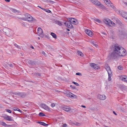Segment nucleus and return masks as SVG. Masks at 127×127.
Instances as JSON below:
<instances>
[{"label":"nucleus","mask_w":127,"mask_h":127,"mask_svg":"<svg viewBox=\"0 0 127 127\" xmlns=\"http://www.w3.org/2000/svg\"><path fill=\"white\" fill-rule=\"evenodd\" d=\"M76 74L77 75L81 76L82 74L80 72H78L76 73Z\"/></svg>","instance_id":"obj_46"},{"label":"nucleus","mask_w":127,"mask_h":127,"mask_svg":"<svg viewBox=\"0 0 127 127\" xmlns=\"http://www.w3.org/2000/svg\"><path fill=\"white\" fill-rule=\"evenodd\" d=\"M33 76L34 77H37L38 76H41L40 73H34Z\"/></svg>","instance_id":"obj_22"},{"label":"nucleus","mask_w":127,"mask_h":127,"mask_svg":"<svg viewBox=\"0 0 127 127\" xmlns=\"http://www.w3.org/2000/svg\"><path fill=\"white\" fill-rule=\"evenodd\" d=\"M113 51L110 55V59H115L118 56H124L125 55L126 51L123 48L118 45L115 44L113 47Z\"/></svg>","instance_id":"obj_1"},{"label":"nucleus","mask_w":127,"mask_h":127,"mask_svg":"<svg viewBox=\"0 0 127 127\" xmlns=\"http://www.w3.org/2000/svg\"><path fill=\"white\" fill-rule=\"evenodd\" d=\"M13 109H14V111H17L21 113H22V111L21 110H20V109H19L18 108H14Z\"/></svg>","instance_id":"obj_28"},{"label":"nucleus","mask_w":127,"mask_h":127,"mask_svg":"<svg viewBox=\"0 0 127 127\" xmlns=\"http://www.w3.org/2000/svg\"><path fill=\"white\" fill-rule=\"evenodd\" d=\"M63 109L66 112H68L71 110L70 108L67 106H65L63 108Z\"/></svg>","instance_id":"obj_13"},{"label":"nucleus","mask_w":127,"mask_h":127,"mask_svg":"<svg viewBox=\"0 0 127 127\" xmlns=\"http://www.w3.org/2000/svg\"><path fill=\"white\" fill-rule=\"evenodd\" d=\"M98 98L100 100H103L106 98V96L104 95H101L100 94L98 95Z\"/></svg>","instance_id":"obj_9"},{"label":"nucleus","mask_w":127,"mask_h":127,"mask_svg":"<svg viewBox=\"0 0 127 127\" xmlns=\"http://www.w3.org/2000/svg\"><path fill=\"white\" fill-rule=\"evenodd\" d=\"M0 124L2 126L6 127L7 126V125L4 122H2L0 123Z\"/></svg>","instance_id":"obj_29"},{"label":"nucleus","mask_w":127,"mask_h":127,"mask_svg":"<svg viewBox=\"0 0 127 127\" xmlns=\"http://www.w3.org/2000/svg\"><path fill=\"white\" fill-rule=\"evenodd\" d=\"M6 111L7 112H8L9 113H11V110L9 109H7L6 110Z\"/></svg>","instance_id":"obj_44"},{"label":"nucleus","mask_w":127,"mask_h":127,"mask_svg":"<svg viewBox=\"0 0 127 127\" xmlns=\"http://www.w3.org/2000/svg\"><path fill=\"white\" fill-rule=\"evenodd\" d=\"M38 115L40 117H42L45 116V114L42 112H40Z\"/></svg>","instance_id":"obj_32"},{"label":"nucleus","mask_w":127,"mask_h":127,"mask_svg":"<svg viewBox=\"0 0 127 127\" xmlns=\"http://www.w3.org/2000/svg\"><path fill=\"white\" fill-rule=\"evenodd\" d=\"M6 2H9L10 1V0H4Z\"/></svg>","instance_id":"obj_52"},{"label":"nucleus","mask_w":127,"mask_h":127,"mask_svg":"<svg viewBox=\"0 0 127 127\" xmlns=\"http://www.w3.org/2000/svg\"><path fill=\"white\" fill-rule=\"evenodd\" d=\"M78 53L79 55L81 56H83L84 55L83 53L80 51H78Z\"/></svg>","instance_id":"obj_31"},{"label":"nucleus","mask_w":127,"mask_h":127,"mask_svg":"<svg viewBox=\"0 0 127 127\" xmlns=\"http://www.w3.org/2000/svg\"><path fill=\"white\" fill-rule=\"evenodd\" d=\"M118 68L119 70H122L123 69V68L122 66L120 65L118 66Z\"/></svg>","instance_id":"obj_36"},{"label":"nucleus","mask_w":127,"mask_h":127,"mask_svg":"<svg viewBox=\"0 0 127 127\" xmlns=\"http://www.w3.org/2000/svg\"><path fill=\"white\" fill-rule=\"evenodd\" d=\"M42 53L43 54H45V52L44 51H43L42 52Z\"/></svg>","instance_id":"obj_56"},{"label":"nucleus","mask_w":127,"mask_h":127,"mask_svg":"<svg viewBox=\"0 0 127 127\" xmlns=\"http://www.w3.org/2000/svg\"><path fill=\"white\" fill-rule=\"evenodd\" d=\"M113 112L115 115H117V114L115 113V111H113Z\"/></svg>","instance_id":"obj_53"},{"label":"nucleus","mask_w":127,"mask_h":127,"mask_svg":"<svg viewBox=\"0 0 127 127\" xmlns=\"http://www.w3.org/2000/svg\"><path fill=\"white\" fill-rule=\"evenodd\" d=\"M32 49H34V47H33L32 46Z\"/></svg>","instance_id":"obj_61"},{"label":"nucleus","mask_w":127,"mask_h":127,"mask_svg":"<svg viewBox=\"0 0 127 127\" xmlns=\"http://www.w3.org/2000/svg\"><path fill=\"white\" fill-rule=\"evenodd\" d=\"M64 24L66 27L68 26V25H69L72 24L71 23H70L69 21H66L65 23H64Z\"/></svg>","instance_id":"obj_23"},{"label":"nucleus","mask_w":127,"mask_h":127,"mask_svg":"<svg viewBox=\"0 0 127 127\" xmlns=\"http://www.w3.org/2000/svg\"><path fill=\"white\" fill-rule=\"evenodd\" d=\"M119 24L120 26L123 28L125 26V25L122 23H120Z\"/></svg>","instance_id":"obj_40"},{"label":"nucleus","mask_w":127,"mask_h":127,"mask_svg":"<svg viewBox=\"0 0 127 127\" xmlns=\"http://www.w3.org/2000/svg\"><path fill=\"white\" fill-rule=\"evenodd\" d=\"M37 7H38L39 8H40L41 9H43V8H42L41 7V6H39V5H38L37 6Z\"/></svg>","instance_id":"obj_51"},{"label":"nucleus","mask_w":127,"mask_h":127,"mask_svg":"<svg viewBox=\"0 0 127 127\" xmlns=\"http://www.w3.org/2000/svg\"><path fill=\"white\" fill-rule=\"evenodd\" d=\"M110 26H111V25H113V24H115V23H114L113 22V21H111H111H110Z\"/></svg>","instance_id":"obj_43"},{"label":"nucleus","mask_w":127,"mask_h":127,"mask_svg":"<svg viewBox=\"0 0 127 127\" xmlns=\"http://www.w3.org/2000/svg\"><path fill=\"white\" fill-rule=\"evenodd\" d=\"M121 80L123 81L127 82V76L123 75L121 77Z\"/></svg>","instance_id":"obj_15"},{"label":"nucleus","mask_w":127,"mask_h":127,"mask_svg":"<svg viewBox=\"0 0 127 127\" xmlns=\"http://www.w3.org/2000/svg\"><path fill=\"white\" fill-rule=\"evenodd\" d=\"M38 39H40V37H38Z\"/></svg>","instance_id":"obj_62"},{"label":"nucleus","mask_w":127,"mask_h":127,"mask_svg":"<svg viewBox=\"0 0 127 127\" xmlns=\"http://www.w3.org/2000/svg\"><path fill=\"white\" fill-rule=\"evenodd\" d=\"M103 21L107 25L109 22L111 21V20L109 19H105L103 20Z\"/></svg>","instance_id":"obj_17"},{"label":"nucleus","mask_w":127,"mask_h":127,"mask_svg":"<svg viewBox=\"0 0 127 127\" xmlns=\"http://www.w3.org/2000/svg\"><path fill=\"white\" fill-rule=\"evenodd\" d=\"M5 32V33H6V32Z\"/></svg>","instance_id":"obj_63"},{"label":"nucleus","mask_w":127,"mask_h":127,"mask_svg":"<svg viewBox=\"0 0 127 127\" xmlns=\"http://www.w3.org/2000/svg\"><path fill=\"white\" fill-rule=\"evenodd\" d=\"M37 123H38V124H40L41 125H43L45 126H47L48 125V124H46L43 122H37Z\"/></svg>","instance_id":"obj_18"},{"label":"nucleus","mask_w":127,"mask_h":127,"mask_svg":"<svg viewBox=\"0 0 127 127\" xmlns=\"http://www.w3.org/2000/svg\"><path fill=\"white\" fill-rule=\"evenodd\" d=\"M13 94L16 95H18L19 97L22 98L25 97L26 95V93L24 92H15Z\"/></svg>","instance_id":"obj_4"},{"label":"nucleus","mask_w":127,"mask_h":127,"mask_svg":"<svg viewBox=\"0 0 127 127\" xmlns=\"http://www.w3.org/2000/svg\"><path fill=\"white\" fill-rule=\"evenodd\" d=\"M37 33L39 35H42L43 32L42 29L40 28H38L37 30Z\"/></svg>","instance_id":"obj_14"},{"label":"nucleus","mask_w":127,"mask_h":127,"mask_svg":"<svg viewBox=\"0 0 127 127\" xmlns=\"http://www.w3.org/2000/svg\"><path fill=\"white\" fill-rule=\"evenodd\" d=\"M13 113L14 114V113Z\"/></svg>","instance_id":"obj_64"},{"label":"nucleus","mask_w":127,"mask_h":127,"mask_svg":"<svg viewBox=\"0 0 127 127\" xmlns=\"http://www.w3.org/2000/svg\"><path fill=\"white\" fill-rule=\"evenodd\" d=\"M51 35L52 36L53 38L56 39L57 38V36L54 33L52 32L51 33Z\"/></svg>","instance_id":"obj_21"},{"label":"nucleus","mask_w":127,"mask_h":127,"mask_svg":"<svg viewBox=\"0 0 127 127\" xmlns=\"http://www.w3.org/2000/svg\"><path fill=\"white\" fill-rule=\"evenodd\" d=\"M107 5L108 6H110L112 7V8L114 9H115V7L113 6V4L111 2V3H109V4H108Z\"/></svg>","instance_id":"obj_19"},{"label":"nucleus","mask_w":127,"mask_h":127,"mask_svg":"<svg viewBox=\"0 0 127 127\" xmlns=\"http://www.w3.org/2000/svg\"><path fill=\"white\" fill-rule=\"evenodd\" d=\"M56 24H57L60 26L62 25V23L61 22L57 20H56L55 21Z\"/></svg>","instance_id":"obj_20"},{"label":"nucleus","mask_w":127,"mask_h":127,"mask_svg":"<svg viewBox=\"0 0 127 127\" xmlns=\"http://www.w3.org/2000/svg\"><path fill=\"white\" fill-rule=\"evenodd\" d=\"M94 21L95 22H96L99 23H100L101 22V21L98 19H94Z\"/></svg>","instance_id":"obj_35"},{"label":"nucleus","mask_w":127,"mask_h":127,"mask_svg":"<svg viewBox=\"0 0 127 127\" xmlns=\"http://www.w3.org/2000/svg\"><path fill=\"white\" fill-rule=\"evenodd\" d=\"M110 23H111L110 22H109L108 23H109L108 24H107V25H109V26H110Z\"/></svg>","instance_id":"obj_55"},{"label":"nucleus","mask_w":127,"mask_h":127,"mask_svg":"<svg viewBox=\"0 0 127 127\" xmlns=\"http://www.w3.org/2000/svg\"><path fill=\"white\" fill-rule=\"evenodd\" d=\"M25 16L27 20L28 21L32 22H36L37 20L36 19L33 18L30 14L27 13L25 14Z\"/></svg>","instance_id":"obj_2"},{"label":"nucleus","mask_w":127,"mask_h":127,"mask_svg":"<svg viewBox=\"0 0 127 127\" xmlns=\"http://www.w3.org/2000/svg\"><path fill=\"white\" fill-rule=\"evenodd\" d=\"M119 12L123 17L127 20V13L123 11H121L120 10H119Z\"/></svg>","instance_id":"obj_5"},{"label":"nucleus","mask_w":127,"mask_h":127,"mask_svg":"<svg viewBox=\"0 0 127 127\" xmlns=\"http://www.w3.org/2000/svg\"><path fill=\"white\" fill-rule=\"evenodd\" d=\"M55 106V104L54 103H52L51 104V106L52 107H53Z\"/></svg>","instance_id":"obj_41"},{"label":"nucleus","mask_w":127,"mask_h":127,"mask_svg":"<svg viewBox=\"0 0 127 127\" xmlns=\"http://www.w3.org/2000/svg\"><path fill=\"white\" fill-rule=\"evenodd\" d=\"M22 26L24 27L26 26V24L25 23H23L22 24Z\"/></svg>","instance_id":"obj_48"},{"label":"nucleus","mask_w":127,"mask_h":127,"mask_svg":"<svg viewBox=\"0 0 127 127\" xmlns=\"http://www.w3.org/2000/svg\"><path fill=\"white\" fill-rule=\"evenodd\" d=\"M124 34V32H123L121 33V34L122 35Z\"/></svg>","instance_id":"obj_59"},{"label":"nucleus","mask_w":127,"mask_h":127,"mask_svg":"<svg viewBox=\"0 0 127 127\" xmlns=\"http://www.w3.org/2000/svg\"><path fill=\"white\" fill-rule=\"evenodd\" d=\"M92 43L93 45L96 47L98 46V45L96 44V42L95 41H92Z\"/></svg>","instance_id":"obj_34"},{"label":"nucleus","mask_w":127,"mask_h":127,"mask_svg":"<svg viewBox=\"0 0 127 127\" xmlns=\"http://www.w3.org/2000/svg\"><path fill=\"white\" fill-rule=\"evenodd\" d=\"M13 17L14 18H15L17 19H20L21 20H24V19L23 18H21L19 17H17V16H13Z\"/></svg>","instance_id":"obj_33"},{"label":"nucleus","mask_w":127,"mask_h":127,"mask_svg":"<svg viewBox=\"0 0 127 127\" xmlns=\"http://www.w3.org/2000/svg\"><path fill=\"white\" fill-rule=\"evenodd\" d=\"M75 125L77 126H79L80 125V124L78 123H76Z\"/></svg>","instance_id":"obj_49"},{"label":"nucleus","mask_w":127,"mask_h":127,"mask_svg":"<svg viewBox=\"0 0 127 127\" xmlns=\"http://www.w3.org/2000/svg\"><path fill=\"white\" fill-rule=\"evenodd\" d=\"M28 64H30L31 65H33V64H35L34 61L31 60H29V61H28Z\"/></svg>","instance_id":"obj_24"},{"label":"nucleus","mask_w":127,"mask_h":127,"mask_svg":"<svg viewBox=\"0 0 127 127\" xmlns=\"http://www.w3.org/2000/svg\"><path fill=\"white\" fill-rule=\"evenodd\" d=\"M11 10L14 13H15L16 12H17L18 13H20V11L15 9H12Z\"/></svg>","instance_id":"obj_25"},{"label":"nucleus","mask_w":127,"mask_h":127,"mask_svg":"<svg viewBox=\"0 0 127 127\" xmlns=\"http://www.w3.org/2000/svg\"><path fill=\"white\" fill-rule=\"evenodd\" d=\"M3 118L6 120L9 121H14V120L12 119V117L6 115H5L3 116Z\"/></svg>","instance_id":"obj_6"},{"label":"nucleus","mask_w":127,"mask_h":127,"mask_svg":"<svg viewBox=\"0 0 127 127\" xmlns=\"http://www.w3.org/2000/svg\"><path fill=\"white\" fill-rule=\"evenodd\" d=\"M67 125L66 124H64L63 125H62V127H66Z\"/></svg>","instance_id":"obj_47"},{"label":"nucleus","mask_w":127,"mask_h":127,"mask_svg":"<svg viewBox=\"0 0 127 127\" xmlns=\"http://www.w3.org/2000/svg\"><path fill=\"white\" fill-rule=\"evenodd\" d=\"M66 30L68 31H70V30L69 29H68L67 28Z\"/></svg>","instance_id":"obj_58"},{"label":"nucleus","mask_w":127,"mask_h":127,"mask_svg":"<svg viewBox=\"0 0 127 127\" xmlns=\"http://www.w3.org/2000/svg\"><path fill=\"white\" fill-rule=\"evenodd\" d=\"M70 87L71 88H72L73 89H75V86H73L72 85H70Z\"/></svg>","instance_id":"obj_45"},{"label":"nucleus","mask_w":127,"mask_h":127,"mask_svg":"<svg viewBox=\"0 0 127 127\" xmlns=\"http://www.w3.org/2000/svg\"><path fill=\"white\" fill-rule=\"evenodd\" d=\"M104 2L107 5L108 4H109L110 3H111V1L109 0H104Z\"/></svg>","instance_id":"obj_27"},{"label":"nucleus","mask_w":127,"mask_h":127,"mask_svg":"<svg viewBox=\"0 0 127 127\" xmlns=\"http://www.w3.org/2000/svg\"><path fill=\"white\" fill-rule=\"evenodd\" d=\"M105 68L107 71L108 74L112 73L111 69L109 66L107 65L105 66Z\"/></svg>","instance_id":"obj_12"},{"label":"nucleus","mask_w":127,"mask_h":127,"mask_svg":"<svg viewBox=\"0 0 127 127\" xmlns=\"http://www.w3.org/2000/svg\"><path fill=\"white\" fill-rule=\"evenodd\" d=\"M90 66L93 67L95 69H98L99 67L97 64H95L93 63H90Z\"/></svg>","instance_id":"obj_8"},{"label":"nucleus","mask_w":127,"mask_h":127,"mask_svg":"<svg viewBox=\"0 0 127 127\" xmlns=\"http://www.w3.org/2000/svg\"><path fill=\"white\" fill-rule=\"evenodd\" d=\"M50 3H51L52 4H53L54 3V1H50Z\"/></svg>","instance_id":"obj_50"},{"label":"nucleus","mask_w":127,"mask_h":127,"mask_svg":"<svg viewBox=\"0 0 127 127\" xmlns=\"http://www.w3.org/2000/svg\"><path fill=\"white\" fill-rule=\"evenodd\" d=\"M66 96L68 97H73L74 96L72 95L73 94L71 92H66Z\"/></svg>","instance_id":"obj_16"},{"label":"nucleus","mask_w":127,"mask_h":127,"mask_svg":"<svg viewBox=\"0 0 127 127\" xmlns=\"http://www.w3.org/2000/svg\"><path fill=\"white\" fill-rule=\"evenodd\" d=\"M93 3L98 6H100V2L97 0H90Z\"/></svg>","instance_id":"obj_11"},{"label":"nucleus","mask_w":127,"mask_h":127,"mask_svg":"<svg viewBox=\"0 0 127 127\" xmlns=\"http://www.w3.org/2000/svg\"><path fill=\"white\" fill-rule=\"evenodd\" d=\"M42 9L45 11L46 12L49 13H50L51 12V11L50 10L48 9H45L44 8Z\"/></svg>","instance_id":"obj_30"},{"label":"nucleus","mask_w":127,"mask_h":127,"mask_svg":"<svg viewBox=\"0 0 127 127\" xmlns=\"http://www.w3.org/2000/svg\"><path fill=\"white\" fill-rule=\"evenodd\" d=\"M14 46H15L17 48H18V49H21V47H20V46H19L18 45H17L16 44V43H15L14 44Z\"/></svg>","instance_id":"obj_38"},{"label":"nucleus","mask_w":127,"mask_h":127,"mask_svg":"<svg viewBox=\"0 0 127 127\" xmlns=\"http://www.w3.org/2000/svg\"><path fill=\"white\" fill-rule=\"evenodd\" d=\"M72 83L76 86H80L79 85L78 83L76 82H73Z\"/></svg>","instance_id":"obj_39"},{"label":"nucleus","mask_w":127,"mask_h":127,"mask_svg":"<svg viewBox=\"0 0 127 127\" xmlns=\"http://www.w3.org/2000/svg\"><path fill=\"white\" fill-rule=\"evenodd\" d=\"M66 27L69 28H72L73 27V26L72 24L69 25H68V26H66Z\"/></svg>","instance_id":"obj_37"},{"label":"nucleus","mask_w":127,"mask_h":127,"mask_svg":"<svg viewBox=\"0 0 127 127\" xmlns=\"http://www.w3.org/2000/svg\"><path fill=\"white\" fill-rule=\"evenodd\" d=\"M8 65L9 66L11 67H13V64L11 63L10 64H8Z\"/></svg>","instance_id":"obj_42"},{"label":"nucleus","mask_w":127,"mask_h":127,"mask_svg":"<svg viewBox=\"0 0 127 127\" xmlns=\"http://www.w3.org/2000/svg\"><path fill=\"white\" fill-rule=\"evenodd\" d=\"M102 33L103 34H104V35L106 34V33L105 32H102Z\"/></svg>","instance_id":"obj_57"},{"label":"nucleus","mask_w":127,"mask_h":127,"mask_svg":"<svg viewBox=\"0 0 127 127\" xmlns=\"http://www.w3.org/2000/svg\"><path fill=\"white\" fill-rule=\"evenodd\" d=\"M108 79L109 81H111V77L112 76V73L108 74Z\"/></svg>","instance_id":"obj_26"},{"label":"nucleus","mask_w":127,"mask_h":127,"mask_svg":"<svg viewBox=\"0 0 127 127\" xmlns=\"http://www.w3.org/2000/svg\"><path fill=\"white\" fill-rule=\"evenodd\" d=\"M40 106L41 107L47 111H49L51 110L50 108L45 104L41 103L40 104Z\"/></svg>","instance_id":"obj_3"},{"label":"nucleus","mask_w":127,"mask_h":127,"mask_svg":"<svg viewBox=\"0 0 127 127\" xmlns=\"http://www.w3.org/2000/svg\"><path fill=\"white\" fill-rule=\"evenodd\" d=\"M81 107L84 108H85L86 107V106H85L83 105H82Z\"/></svg>","instance_id":"obj_54"},{"label":"nucleus","mask_w":127,"mask_h":127,"mask_svg":"<svg viewBox=\"0 0 127 127\" xmlns=\"http://www.w3.org/2000/svg\"><path fill=\"white\" fill-rule=\"evenodd\" d=\"M127 6V3L125 2L124 3Z\"/></svg>","instance_id":"obj_60"},{"label":"nucleus","mask_w":127,"mask_h":127,"mask_svg":"<svg viewBox=\"0 0 127 127\" xmlns=\"http://www.w3.org/2000/svg\"><path fill=\"white\" fill-rule=\"evenodd\" d=\"M68 20H69L71 23L74 24L75 25L76 24V23L78 22L76 19L73 18H68Z\"/></svg>","instance_id":"obj_7"},{"label":"nucleus","mask_w":127,"mask_h":127,"mask_svg":"<svg viewBox=\"0 0 127 127\" xmlns=\"http://www.w3.org/2000/svg\"><path fill=\"white\" fill-rule=\"evenodd\" d=\"M85 32L88 35L90 36H92L93 35V32L90 30L86 29L85 30Z\"/></svg>","instance_id":"obj_10"}]
</instances>
